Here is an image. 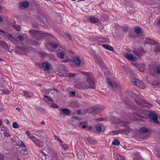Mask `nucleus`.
<instances>
[{"label":"nucleus","mask_w":160,"mask_h":160,"mask_svg":"<svg viewBox=\"0 0 160 160\" xmlns=\"http://www.w3.org/2000/svg\"><path fill=\"white\" fill-rule=\"evenodd\" d=\"M49 105L52 108H58V106L56 104L54 103H49Z\"/></svg>","instance_id":"4be33fe9"},{"label":"nucleus","mask_w":160,"mask_h":160,"mask_svg":"<svg viewBox=\"0 0 160 160\" xmlns=\"http://www.w3.org/2000/svg\"><path fill=\"white\" fill-rule=\"evenodd\" d=\"M55 139L58 141H59L60 143H62V141L59 138H58V137H57L56 136H55Z\"/></svg>","instance_id":"f704fd0d"},{"label":"nucleus","mask_w":160,"mask_h":160,"mask_svg":"<svg viewBox=\"0 0 160 160\" xmlns=\"http://www.w3.org/2000/svg\"><path fill=\"white\" fill-rule=\"evenodd\" d=\"M30 33H35L36 31L34 30H30Z\"/></svg>","instance_id":"a19ab883"},{"label":"nucleus","mask_w":160,"mask_h":160,"mask_svg":"<svg viewBox=\"0 0 160 160\" xmlns=\"http://www.w3.org/2000/svg\"><path fill=\"white\" fill-rule=\"evenodd\" d=\"M84 0H79V1H84Z\"/></svg>","instance_id":"774afa93"},{"label":"nucleus","mask_w":160,"mask_h":160,"mask_svg":"<svg viewBox=\"0 0 160 160\" xmlns=\"http://www.w3.org/2000/svg\"><path fill=\"white\" fill-rule=\"evenodd\" d=\"M2 121L0 120V126L2 125Z\"/></svg>","instance_id":"603ef678"},{"label":"nucleus","mask_w":160,"mask_h":160,"mask_svg":"<svg viewBox=\"0 0 160 160\" xmlns=\"http://www.w3.org/2000/svg\"><path fill=\"white\" fill-rule=\"evenodd\" d=\"M16 109L18 111H20V109L19 108H17Z\"/></svg>","instance_id":"de8ad7c7"},{"label":"nucleus","mask_w":160,"mask_h":160,"mask_svg":"<svg viewBox=\"0 0 160 160\" xmlns=\"http://www.w3.org/2000/svg\"><path fill=\"white\" fill-rule=\"evenodd\" d=\"M81 73L87 77V82H84L75 84V88L79 89H86L88 88L94 89L95 88V83L92 79V75L91 72L82 71Z\"/></svg>","instance_id":"f257e3e1"},{"label":"nucleus","mask_w":160,"mask_h":160,"mask_svg":"<svg viewBox=\"0 0 160 160\" xmlns=\"http://www.w3.org/2000/svg\"><path fill=\"white\" fill-rule=\"evenodd\" d=\"M2 91L3 93L8 94L9 93V91L7 89H4L2 90Z\"/></svg>","instance_id":"cd10ccee"},{"label":"nucleus","mask_w":160,"mask_h":160,"mask_svg":"<svg viewBox=\"0 0 160 160\" xmlns=\"http://www.w3.org/2000/svg\"><path fill=\"white\" fill-rule=\"evenodd\" d=\"M43 97L44 98H46L48 100L51 102H54V100L48 97L46 95H44Z\"/></svg>","instance_id":"a878e982"},{"label":"nucleus","mask_w":160,"mask_h":160,"mask_svg":"<svg viewBox=\"0 0 160 160\" xmlns=\"http://www.w3.org/2000/svg\"><path fill=\"white\" fill-rule=\"evenodd\" d=\"M18 39L21 41H22L23 40V38L22 36H18Z\"/></svg>","instance_id":"e433bc0d"},{"label":"nucleus","mask_w":160,"mask_h":160,"mask_svg":"<svg viewBox=\"0 0 160 160\" xmlns=\"http://www.w3.org/2000/svg\"><path fill=\"white\" fill-rule=\"evenodd\" d=\"M50 45L51 46H52V47L54 49H56L58 48V45L57 44H56L52 45V44L51 43H50Z\"/></svg>","instance_id":"473e14b6"},{"label":"nucleus","mask_w":160,"mask_h":160,"mask_svg":"<svg viewBox=\"0 0 160 160\" xmlns=\"http://www.w3.org/2000/svg\"><path fill=\"white\" fill-rule=\"evenodd\" d=\"M20 7L21 8H26L29 6V2H28L26 1L23 2H21L20 4Z\"/></svg>","instance_id":"4468645a"},{"label":"nucleus","mask_w":160,"mask_h":160,"mask_svg":"<svg viewBox=\"0 0 160 160\" xmlns=\"http://www.w3.org/2000/svg\"><path fill=\"white\" fill-rule=\"evenodd\" d=\"M2 60V59L0 58V62Z\"/></svg>","instance_id":"680f3d73"},{"label":"nucleus","mask_w":160,"mask_h":160,"mask_svg":"<svg viewBox=\"0 0 160 160\" xmlns=\"http://www.w3.org/2000/svg\"><path fill=\"white\" fill-rule=\"evenodd\" d=\"M2 18L1 17H0V22H2Z\"/></svg>","instance_id":"3c124183"},{"label":"nucleus","mask_w":160,"mask_h":160,"mask_svg":"<svg viewBox=\"0 0 160 160\" xmlns=\"http://www.w3.org/2000/svg\"><path fill=\"white\" fill-rule=\"evenodd\" d=\"M109 73V72H108V73L106 72V73H105V72H104V73H105V74H108V73Z\"/></svg>","instance_id":"052dcab7"},{"label":"nucleus","mask_w":160,"mask_h":160,"mask_svg":"<svg viewBox=\"0 0 160 160\" xmlns=\"http://www.w3.org/2000/svg\"><path fill=\"white\" fill-rule=\"evenodd\" d=\"M26 134L27 135L28 138L31 139L34 137V136L30 132L28 131H26Z\"/></svg>","instance_id":"aec40b11"},{"label":"nucleus","mask_w":160,"mask_h":160,"mask_svg":"<svg viewBox=\"0 0 160 160\" xmlns=\"http://www.w3.org/2000/svg\"><path fill=\"white\" fill-rule=\"evenodd\" d=\"M46 36H50V34H46Z\"/></svg>","instance_id":"864d4df0"},{"label":"nucleus","mask_w":160,"mask_h":160,"mask_svg":"<svg viewBox=\"0 0 160 160\" xmlns=\"http://www.w3.org/2000/svg\"><path fill=\"white\" fill-rule=\"evenodd\" d=\"M138 104L140 106H141V107H144V106L143 105H142V104L140 103H139Z\"/></svg>","instance_id":"8fccbe9b"},{"label":"nucleus","mask_w":160,"mask_h":160,"mask_svg":"<svg viewBox=\"0 0 160 160\" xmlns=\"http://www.w3.org/2000/svg\"><path fill=\"white\" fill-rule=\"evenodd\" d=\"M96 129L98 131H100L102 130V127L100 125L96 127Z\"/></svg>","instance_id":"2f4dec72"},{"label":"nucleus","mask_w":160,"mask_h":160,"mask_svg":"<svg viewBox=\"0 0 160 160\" xmlns=\"http://www.w3.org/2000/svg\"><path fill=\"white\" fill-rule=\"evenodd\" d=\"M42 153V155H43V157H45V155L44 154L42 151H40Z\"/></svg>","instance_id":"09e8293b"},{"label":"nucleus","mask_w":160,"mask_h":160,"mask_svg":"<svg viewBox=\"0 0 160 160\" xmlns=\"http://www.w3.org/2000/svg\"><path fill=\"white\" fill-rule=\"evenodd\" d=\"M57 56L58 57L62 59L64 57V55L63 52H59L57 53Z\"/></svg>","instance_id":"6ab92c4d"},{"label":"nucleus","mask_w":160,"mask_h":160,"mask_svg":"<svg viewBox=\"0 0 160 160\" xmlns=\"http://www.w3.org/2000/svg\"><path fill=\"white\" fill-rule=\"evenodd\" d=\"M102 46L104 48L107 49L111 51H114V49L113 47L109 45L105 44L102 45Z\"/></svg>","instance_id":"f3484780"},{"label":"nucleus","mask_w":160,"mask_h":160,"mask_svg":"<svg viewBox=\"0 0 160 160\" xmlns=\"http://www.w3.org/2000/svg\"><path fill=\"white\" fill-rule=\"evenodd\" d=\"M22 95L25 97L29 98L33 96V94L32 92H28L24 91L22 92Z\"/></svg>","instance_id":"6e6552de"},{"label":"nucleus","mask_w":160,"mask_h":160,"mask_svg":"<svg viewBox=\"0 0 160 160\" xmlns=\"http://www.w3.org/2000/svg\"><path fill=\"white\" fill-rule=\"evenodd\" d=\"M69 95L70 96H74L75 95V92H74L70 91L69 92Z\"/></svg>","instance_id":"7c9ffc66"},{"label":"nucleus","mask_w":160,"mask_h":160,"mask_svg":"<svg viewBox=\"0 0 160 160\" xmlns=\"http://www.w3.org/2000/svg\"><path fill=\"white\" fill-rule=\"evenodd\" d=\"M108 80V85L109 87L113 90L117 92L119 91V89L120 88V86L116 82H112L107 78Z\"/></svg>","instance_id":"f03ea898"},{"label":"nucleus","mask_w":160,"mask_h":160,"mask_svg":"<svg viewBox=\"0 0 160 160\" xmlns=\"http://www.w3.org/2000/svg\"><path fill=\"white\" fill-rule=\"evenodd\" d=\"M112 144L113 145L119 146L120 144V142L117 139H115L112 142Z\"/></svg>","instance_id":"5701e85b"},{"label":"nucleus","mask_w":160,"mask_h":160,"mask_svg":"<svg viewBox=\"0 0 160 160\" xmlns=\"http://www.w3.org/2000/svg\"><path fill=\"white\" fill-rule=\"evenodd\" d=\"M12 126L13 128H19V125L16 122H14L12 124Z\"/></svg>","instance_id":"bb28decb"},{"label":"nucleus","mask_w":160,"mask_h":160,"mask_svg":"<svg viewBox=\"0 0 160 160\" xmlns=\"http://www.w3.org/2000/svg\"><path fill=\"white\" fill-rule=\"evenodd\" d=\"M132 82L137 87L143 89L145 88V85L142 81L136 78H133L132 80Z\"/></svg>","instance_id":"7ed1b4c3"},{"label":"nucleus","mask_w":160,"mask_h":160,"mask_svg":"<svg viewBox=\"0 0 160 160\" xmlns=\"http://www.w3.org/2000/svg\"><path fill=\"white\" fill-rule=\"evenodd\" d=\"M125 56L128 60L133 61H136L137 58L133 57L131 54L129 53H126L125 54Z\"/></svg>","instance_id":"423d86ee"},{"label":"nucleus","mask_w":160,"mask_h":160,"mask_svg":"<svg viewBox=\"0 0 160 160\" xmlns=\"http://www.w3.org/2000/svg\"><path fill=\"white\" fill-rule=\"evenodd\" d=\"M62 145L63 146V147L64 149H65V150H67L68 149V145L67 144H64L63 145Z\"/></svg>","instance_id":"c85d7f7f"},{"label":"nucleus","mask_w":160,"mask_h":160,"mask_svg":"<svg viewBox=\"0 0 160 160\" xmlns=\"http://www.w3.org/2000/svg\"><path fill=\"white\" fill-rule=\"evenodd\" d=\"M91 40L93 42H98L100 41V39L97 36H93L91 37Z\"/></svg>","instance_id":"dca6fc26"},{"label":"nucleus","mask_w":160,"mask_h":160,"mask_svg":"<svg viewBox=\"0 0 160 160\" xmlns=\"http://www.w3.org/2000/svg\"><path fill=\"white\" fill-rule=\"evenodd\" d=\"M14 28H15L18 31H20V27H17L16 26H15L14 27Z\"/></svg>","instance_id":"58836bf2"},{"label":"nucleus","mask_w":160,"mask_h":160,"mask_svg":"<svg viewBox=\"0 0 160 160\" xmlns=\"http://www.w3.org/2000/svg\"><path fill=\"white\" fill-rule=\"evenodd\" d=\"M42 66L44 70L47 71H49L50 68V64L46 62H44L42 64Z\"/></svg>","instance_id":"9d476101"},{"label":"nucleus","mask_w":160,"mask_h":160,"mask_svg":"<svg viewBox=\"0 0 160 160\" xmlns=\"http://www.w3.org/2000/svg\"><path fill=\"white\" fill-rule=\"evenodd\" d=\"M1 129L3 132V133L5 136L8 137L10 136V135L9 132L8 130L6 128L2 127Z\"/></svg>","instance_id":"1a4fd4ad"},{"label":"nucleus","mask_w":160,"mask_h":160,"mask_svg":"<svg viewBox=\"0 0 160 160\" xmlns=\"http://www.w3.org/2000/svg\"><path fill=\"white\" fill-rule=\"evenodd\" d=\"M43 99L45 102H46L47 101L44 98H43Z\"/></svg>","instance_id":"bf43d9fd"},{"label":"nucleus","mask_w":160,"mask_h":160,"mask_svg":"<svg viewBox=\"0 0 160 160\" xmlns=\"http://www.w3.org/2000/svg\"><path fill=\"white\" fill-rule=\"evenodd\" d=\"M89 21L91 23H98L99 22L98 20L93 16H90L89 17Z\"/></svg>","instance_id":"9b49d317"},{"label":"nucleus","mask_w":160,"mask_h":160,"mask_svg":"<svg viewBox=\"0 0 160 160\" xmlns=\"http://www.w3.org/2000/svg\"><path fill=\"white\" fill-rule=\"evenodd\" d=\"M158 24H160V21H159V22Z\"/></svg>","instance_id":"e2e57ef3"},{"label":"nucleus","mask_w":160,"mask_h":160,"mask_svg":"<svg viewBox=\"0 0 160 160\" xmlns=\"http://www.w3.org/2000/svg\"><path fill=\"white\" fill-rule=\"evenodd\" d=\"M86 127H87V125H82V127L83 128H86Z\"/></svg>","instance_id":"c03bdc74"},{"label":"nucleus","mask_w":160,"mask_h":160,"mask_svg":"<svg viewBox=\"0 0 160 160\" xmlns=\"http://www.w3.org/2000/svg\"><path fill=\"white\" fill-rule=\"evenodd\" d=\"M118 159H119V158L120 160H125V159L124 157L122 156H120L119 154L117 155Z\"/></svg>","instance_id":"393cba45"},{"label":"nucleus","mask_w":160,"mask_h":160,"mask_svg":"<svg viewBox=\"0 0 160 160\" xmlns=\"http://www.w3.org/2000/svg\"><path fill=\"white\" fill-rule=\"evenodd\" d=\"M141 131L142 132H147L148 129L146 128H141Z\"/></svg>","instance_id":"c756f323"},{"label":"nucleus","mask_w":160,"mask_h":160,"mask_svg":"<svg viewBox=\"0 0 160 160\" xmlns=\"http://www.w3.org/2000/svg\"><path fill=\"white\" fill-rule=\"evenodd\" d=\"M9 38L10 40L15 44H17L18 43V41L15 39L14 38L10 35H9Z\"/></svg>","instance_id":"a211bd4d"},{"label":"nucleus","mask_w":160,"mask_h":160,"mask_svg":"<svg viewBox=\"0 0 160 160\" xmlns=\"http://www.w3.org/2000/svg\"><path fill=\"white\" fill-rule=\"evenodd\" d=\"M148 43H150V44H152V43H151V42H148Z\"/></svg>","instance_id":"69168bd1"},{"label":"nucleus","mask_w":160,"mask_h":160,"mask_svg":"<svg viewBox=\"0 0 160 160\" xmlns=\"http://www.w3.org/2000/svg\"><path fill=\"white\" fill-rule=\"evenodd\" d=\"M157 72V73L160 74V67H157L156 68Z\"/></svg>","instance_id":"c9c22d12"},{"label":"nucleus","mask_w":160,"mask_h":160,"mask_svg":"<svg viewBox=\"0 0 160 160\" xmlns=\"http://www.w3.org/2000/svg\"><path fill=\"white\" fill-rule=\"evenodd\" d=\"M137 67L138 69L141 72H142L144 71V64H137Z\"/></svg>","instance_id":"2eb2a0df"},{"label":"nucleus","mask_w":160,"mask_h":160,"mask_svg":"<svg viewBox=\"0 0 160 160\" xmlns=\"http://www.w3.org/2000/svg\"><path fill=\"white\" fill-rule=\"evenodd\" d=\"M62 112L60 114V116H62L63 115V113L66 114L67 115H69L70 112V110L68 109H62Z\"/></svg>","instance_id":"f8f14e48"},{"label":"nucleus","mask_w":160,"mask_h":160,"mask_svg":"<svg viewBox=\"0 0 160 160\" xmlns=\"http://www.w3.org/2000/svg\"><path fill=\"white\" fill-rule=\"evenodd\" d=\"M65 73L64 74H63V76H66L68 74V72L67 71H65Z\"/></svg>","instance_id":"79ce46f5"},{"label":"nucleus","mask_w":160,"mask_h":160,"mask_svg":"<svg viewBox=\"0 0 160 160\" xmlns=\"http://www.w3.org/2000/svg\"><path fill=\"white\" fill-rule=\"evenodd\" d=\"M41 124L42 125H44L45 124V122L44 121L42 122H41Z\"/></svg>","instance_id":"49530a36"},{"label":"nucleus","mask_w":160,"mask_h":160,"mask_svg":"<svg viewBox=\"0 0 160 160\" xmlns=\"http://www.w3.org/2000/svg\"><path fill=\"white\" fill-rule=\"evenodd\" d=\"M74 61L77 66H80L81 64V59L80 57H77L74 58Z\"/></svg>","instance_id":"ddd939ff"},{"label":"nucleus","mask_w":160,"mask_h":160,"mask_svg":"<svg viewBox=\"0 0 160 160\" xmlns=\"http://www.w3.org/2000/svg\"><path fill=\"white\" fill-rule=\"evenodd\" d=\"M80 112H81V111H78V113L79 114H80Z\"/></svg>","instance_id":"6e6d98bb"},{"label":"nucleus","mask_w":160,"mask_h":160,"mask_svg":"<svg viewBox=\"0 0 160 160\" xmlns=\"http://www.w3.org/2000/svg\"><path fill=\"white\" fill-rule=\"evenodd\" d=\"M0 32H3V33L4 32V31H2V30H0Z\"/></svg>","instance_id":"4d7b16f0"},{"label":"nucleus","mask_w":160,"mask_h":160,"mask_svg":"<svg viewBox=\"0 0 160 160\" xmlns=\"http://www.w3.org/2000/svg\"><path fill=\"white\" fill-rule=\"evenodd\" d=\"M100 62H101L102 64H103V62H102V60H100Z\"/></svg>","instance_id":"5fc2aeb1"},{"label":"nucleus","mask_w":160,"mask_h":160,"mask_svg":"<svg viewBox=\"0 0 160 160\" xmlns=\"http://www.w3.org/2000/svg\"><path fill=\"white\" fill-rule=\"evenodd\" d=\"M76 74L74 73H70L68 75V76L69 77H73L75 76Z\"/></svg>","instance_id":"72a5a7b5"},{"label":"nucleus","mask_w":160,"mask_h":160,"mask_svg":"<svg viewBox=\"0 0 160 160\" xmlns=\"http://www.w3.org/2000/svg\"><path fill=\"white\" fill-rule=\"evenodd\" d=\"M66 37L68 39H69V40H71V36H70L69 34H67H67H66Z\"/></svg>","instance_id":"4c0bfd02"},{"label":"nucleus","mask_w":160,"mask_h":160,"mask_svg":"<svg viewBox=\"0 0 160 160\" xmlns=\"http://www.w3.org/2000/svg\"><path fill=\"white\" fill-rule=\"evenodd\" d=\"M150 118L153 121L154 123H158V119L157 116L153 113H150L149 114Z\"/></svg>","instance_id":"39448f33"},{"label":"nucleus","mask_w":160,"mask_h":160,"mask_svg":"<svg viewBox=\"0 0 160 160\" xmlns=\"http://www.w3.org/2000/svg\"><path fill=\"white\" fill-rule=\"evenodd\" d=\"M117 121L114 122L115 123L119 124L121 122V121L119 119H117Z\"/></svg>","instance_id":"ea45409f"},{"label":"nucleus","mask_w":160,"mask_h":160,"mask_svg":"<svg viewBox=\"0 0 160 160\" xmlns=\"http://www.w3.org/2000/svg\"><path fill=\"white\" fill-rule=\"evenodd\" d=\"M5 122L7 124H8L9 123V122L8 121V120L7 119H6V120H5Z\"/></svg>","instance_id":"37998d69"},{"label":"nucleus","mask_w":160,"mask_h":160,"mask_svg":"<svg viewBox=\"0 0 160 160\" xmlns=\"http://www.w3.org/2000/svg\"><path fill=\"white\" fill-rule=\"evenodd\" d=\"M127 125V124L125 123V124H122V125L126 126Z\"/></svg>","instance_id":"13d9d810"},{"label":"nucleus","mask_w":160,"mask_h":160,"mask_svg":"<svg viewBox=\"0 0 160 160\" xmlns=\"http://www.w3.org/2000/svg\"><path fill=\"white\" fill-rule=\"evenodd\" d=\"M31 139L32 142L38 147L41 148L42 146L43 145V143L36 137L34 136Z\"/></svg>","instance_id":"20e7f679"},{"label":"nucleus","mask_w":160,"mask_h":160,"mask_svg":"<svg viewBox=\"0 0 160 160\" xmlns=\"http://www.w3.org/2000/svg\"><path fill=\"white\" fill-rule=\"evenodd\" d=\"M2 9V8L0 7V10H1Z\"/></svg>","instance_id":"0e129e2a"},{"label":"nucleus","mask_w":160,"mask_h":160,"mask_svg":"<svg viewBox=\"0 0 160 160\" xmlns=\"http://www.w3.org/2000/svg\"><path fill=\"white\" fill-rule=\"evenodd\" d=\"M149 40L150 41H151L152 40L150 39H149Z\"/></svg>","instance_id":"338daca9"},{"label":"nucleus","mask_w":160,"mask_h":160,"mask_svg":"<svg viewBox=\"0 0 160 160\" xmlns=\"http://www.w3.org/2000/svg\"><path fill=\"white\" fill-rule=\"evenodd\" d=\"M19 152L20 154L22 155H26L28 153V151L24 149L19 151Z\"/></svg>","instance_id":"412c9836"},{"label":"nucleus","mask_w":160,"mask_h":160,"mask_svg":"<svg viewBox=\"0 0 160 160\" xmlns=\"http://www.w3.org/2000/svg\"><path fill=\"white\" fill-rule=\"evenodd\" d=\"M68 60H63V61H62V62H68Z\"/></svg>","instance_id":"a18cd8bd"},{"label":"nucleus","mask_w":160,"mask_h":160,"mask_svg":"<svg viewBox=\"0 0 160 160\" xmlns=\"http://www.w3.org/2000/svg\"><path fill=\"white\" fill-rule=\"evenodd\" d=\"M134 29L135 32L138 33H140L141 32V29L139 27L135 28Z\"/></svg>","instance_id":"b1692460"},{"label":"nucleus","mask_w":160,"mask_h":160,"mask_svg":"<svg viewBox=\"0 0 160 160\" xmlns=\"http://www.w3.org/2000/svg\"><path fill=\"white\" fill-rule=\"evenodd\" d=\"M35 134L38 137L44 138L46 136V133L42 131H37L35 132Z\"/></svg>","instance_id":"0eeeda50"}]
</instances>
